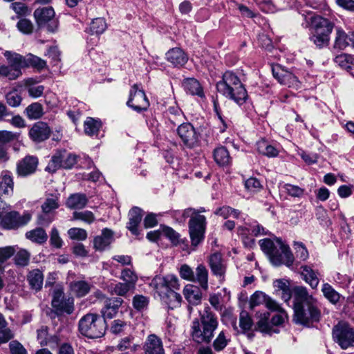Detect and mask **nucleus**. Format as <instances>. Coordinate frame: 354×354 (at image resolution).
I'll return each instance as SVG.
<instances>
[{"label": "nucleus", "instance_id": "nucleus-1", "mask_svg": "<svg viewBox=\"0 0 354 354\" xmlns=\"http://www.w3.org/2000/svg\"><path fill=\"white\" fill-rule=\"evenodd\" d=\"M294 320L297 324L308 326L319 321L321 310L318 301L305 287L294 290Z\"/></svg>", "mask_w": 354, "mask_h": 354}, {"label": "nucleus", "instance_id": "nucleus-2", "mask_svg": "<svg viewBox=\"0 0 354 354\" xmlns=\"http://www.w3.org/2000/svg\"><path fill=\"white\" fill-rule=\"evenodd\" d=\"M216 89L221 94L239 105L244 104L248 97L245 86L237 75L231 71L223 74L222 80L216 84Z\"/></svg>", "mask_w": 354, "mask_h": 354}, {"label": "nucleus", "instance_id": "nucleus-3", "mask_svg": "<svg viewBox=\"0 0 354 354\" xmlns=\"http://www.w3.org/2000/svg\"><path fill=\"white\" fill-rule=\"evenodd\" d=\"M261 250L269 257L271 263L279 266L282 264L290 268L294 262V256L288 245L284 244L281 239H277L274 242L270 239H263L259 241Z\"/></svg>", "mask_w": 354, "mask_h": 354}, {"label": "nucleus", "instance_id": "nucleus-4", "mask_svg": "<svg viewBox=\"0 0 354 354\" xmlns=\"http://www.w3.org/2000/svg\"><path fill=\"white\" fill-rule=\"evenodd\" d=\"M201 321L202 329L198 319H194L192 322V338L198 343L209 342L218 327L217 317L209 308H206L201 316Z\"/></svg>", "mask_w": 354, "mask_h": 354}, {"label": "nucleus", "instance_id": "nucleus-5", "mask_svg": "<svg viewBox=\"0 0 354 354\" xmlns=\"http://www.w3.org/2000/svg\"><path fill=\"white\" fill-rule=\"evenodd\" d=\"M311 21L310 41L319 48L327 46L329 44L330 35L333 30V25L329 20L321 16L312 17Z\"/></svg>", "mask_w": 354, "mask_h": 354}, {"label": "nucleus", "instance_id": "nucleus-6", "mask_svg": "<svg viewBox=\"0 0 354 354\" xmlns=\"http://www.w3.org/2000/svg\"><path fill=\"white\" fill-rule=\"evenodd\" d=\"M106 329L105 320L95 313H88L79 322L80 333L89 338H99L103 336Z\"/></svg>", "mask_w": 354, "mask_h": 354}, {"label": "nucleus", "instance_id": "nucleus-7", "mask_svg": "<svg viewBox=\"0 0 354 354\" xmlns=\"http://www.w3.org/2000/svg\"><path fill=\"white\" fill-rule=\"evenodd\" d=\"M183 216L184 218L190 217L188 223L189 234L192 246L196 248L204 240L206 218L203 215L198 214L192 209H185Z\"/></svg>", "mask_w": 354, "mask_h": 354}, {"label": "nucleus", "instance_id": "nucleus-8", "mask_svg": "<svg viewBox=\"0 0 354 354\" xmlns=\"http://www.w3.org/2000/svg\"><path fill=\"white\" fill-rule=\"evenodd\" d=\"M77 156L66 150H57L52 156L46 170L54 173L59 169H69L77 163Z\"/></svg>", "mask_w": 354, "mask_h": 354}, {"label": "nucleus", "instance_id": "nucleus-9", "mask_svg": "<svg viewBox=\"0 0 354 354\" xmlns=\"http://www.w3.org/2000/svg\"><path fill=\"white\" fill-rule=\"evenodd\" d=\"M6 209L1 221L0 225L8 230L16 229L23 225H26L31 219V214L29 212H25L22 216H20L17 212L12 211L9 205H5Z\"/></svg>", "mask_w": 354, "mask_h": 354}, {"label": "nucleus", "instance_id": "nucleus-10", "mask_svg": "<svg viewBox=\"0 0 354 354\" xmlns=\"http://www.w3.org/2000/svg\"><path fill=\"white\" fill-rule=\"evenodd\" d=\"M334 339L343 349L354 346V329L346 323H339L333 330Z\"/></svg>", "mask_w": 354, "mask_h": 354}, {"label": "nucleus", "instance_id": "nucleus-11", "mask_svg": "<svg viewBox=\"0 0 354 354\" xmlns=\"http://www.w3.org/2000/svg\"><path fill=\"white\" fill-rule=\"evenodd\" d=\"M127 104L136 112L146 111L149 106L145 93L138 84H135L131 86Z\"/></svg>", "mask_w": 354, "mask_h": 354}, {"label": "nucleus", "instance_id": "nucleus-12", "mask_svg": "<svg viewBox=\"0 0 354 354\" xmlns=\"http://www.w3.org/2000/svg\"><path fill=\"white\" fill-rule=\"evenodd\" d=\"M51 304L57 315L64 313L70 315L74 310L73 298L64 297L63 290L61 288L54 290Z\"/></svg>", "mask_w": 354, "mask_h": 354}, {"label": "nucleus", "instance_id": "nucleus-13", "mask_svg": "<svg viewBox=\"0 0 354 354\" xmlns=\"http://www.w3.org/2000/svg\"><path fill=\"white\" fill-rule=\"evenodd\" d=\"M177 135L183 145L188 148H194L199 142V135L189 122H183L178 126Z\"/></svg>", "mask_w": 354, "mask_h": 354}, {"label": "nucleus", "instance_id": "nucleus-14", "mask_svg": "<svg viewBox=\"0 0 354 354\" xmlns=\"http://www.w3.org/2000/svg\"><path fill=\"white\" fill-rule=\"evenodd\" d=\"M272 74L274 77L281 84L295 89H298L301 87V82L298 80L297 77L279 65L272 67Z\"/></svg>", "mask_w": 354, "mask_h": 354}, {"label": "nucleus", "instance_id": "nucleus-15", "mask_svg": "<svg viewBox=\"0 0 354 354\" xmlns=\"http://www.w3.org/2000/svg\"><path fill=\"white\" fill-rule=\"evenodd\" d=\"M34 17L39 25L48 23L47 29L50 32H54L57 28V22L54 19L55 11L52 8H43L36 9Z\"/></svg>", "mask_w": 354, "mask_h": 354}, {"label": "nucleus", "instance_id": "nucleus-16", "mask_svg": "<svg viewBox=\"0 0 354 354\" xmlns=\"http://www.w3.org/2000/svg\"><path fill=\"white\" fill-rule=\"evenodd\" d=\"M261 304H265L266 308L270 310H277L279 309V305L277 302L264 292L257 291L251 296L250 305L251 308H254Z\"/></svg>", "mask_w": 354, "mask_h": 354}, {"label": "nucleus", "instance_id": "nucleus-17", "mask_svg": "<svg viewBox=\"0 0 354 354\" xmlns=\"http://www.w3.org/2000/svg\"><path fill=\"white\" fill-rule=\"evenodd\" d=\"M208 263L212 274L218 277L220 280H223L226 272V265L223 260L221 254L215 252L211 254Z\"/></svg>", "mask_w": 354, "mask_h": 354}, {"label": "nucleus", "instance_id": "nucleus-18", "mask_svg": "<svg viewBox=\"0 0 354 354\" xmlns=\"http://www.w3.org/2000/svg\"><path fill=\"white\" fill-rule=\"evenodd\" d=\"M334 48L344 50L348 46L354 47V31L346 33L342 28L336 29Z\"/></svg>", "mask_w": 354, "mask_h": 354}, {"label": "nucleus", "instance_id": "nucleus-19", "mask_svg": "<svg viewBox=\"0 0 354 354\" xmlns=\"http://www.w3.org/2000/svg\"><path fill=\"white\" fill-rule=\"evenodd\" d=\"M50 132V129L46 123L37 122L30 129L29 136L33 141L40 142L48 139Z\"/></svg>", "mask_w": 354, "mask_h": 354}, {"label": "nucleus", "instance_id": "nucleus-20", "mask_svg": "<svg viewBox=\"0 0 354 354\" xmlns=\"http://www.w3.org/2000/svg\"><path fill=\"white\" fill-rule=\"evenodd\" d=\"M38 160L35 156H27L17 164V171L20 176H27L33 174L37 169Z\"/></svg>", "mask_w": 354, "mask_h": 354}, {"label": "nucleus", "instance_id": "nucleus-21", "mask_svg": "<svg viewBox=\"0 0 354 354\" xmlns=\"http://www.w3.org/2000/svg\"><path fill=\"white\" fill-rule=\"evenodd\" d=\"M145 354H165L162 342L155 334L147 336L144 344Z\"/></svg>", "mask_w": 354, "mask_h": 354}, {"label": "nucleus", "instance_id": "nucleus-22", "mask_svg": "<svg viewBox=\"0 0 354 354\" xmlns=\"http://www.w3.org/2000/svg\"><path fill=\"white\" fill-rule=\"evenodd\" d=\"M183 295L189 305L197 306L201 303V288L192 284H187L183 288Z\"/></svg>", "mask_w": 354, "mask_h": 354}, {"label": "nucleus", "instance_id": "nucleus-23", "mask_svg": "<svg viewBox=\"0 0 354 354\" xmlns=\"http://www.w3.org/2000/svg\"><path fill=\"white\" fill-rule=\"evenodd\" d=\"M113 240V232L107 228L102 230L100 235L95 237L93 240L94 248L102 251L108 247Z\"/></svg>", "mask_w": 354, "mask_h": 354}, {"label": "nucleus", "instance_id": "nucleus-24", "mask_svg": "<svg viewBox=\"0 0 354 354\" xmlns=\"http://www.w3.org/2000/svg\"><path fill=\"white\" fill-rule=\"evenodd\" d=\"M0 198L3 196H10L13 192V179L11 173L3 171L0 176Z\"/></svg>", "mask_w": 354, "mask_h": 354}, {"label": "nucleus", "instance_id": "nucleus-25", "mask_svg": "<svg viewBox=\"0 0 354 354\" xmlns=\"http://www.w3.org/2000/svg\"><path fill=\"white\" fill-rule=\"evenodd\" d=\"M142 218V210L138 207H133L129 213V222L127 228L132 234L138 235L139 234L138 227Z\"/></svg>", "mask_w": 354, "mask_h": 354}, {"label": "nucleus", "instance_id": "nucleus-26", "mask_svg": "<svg viewBox=\"0 0 354 354\" xmlns=\"http://www.w3.org/2000/svg\"><path fill=\"white\" fill-rule=\"evenodd\" d=\"M166 57L168 62L174 66H183L186 64L188 57L185 52L180 48H174L166 53Z\"/></svg>", "mask_w": 354, "mask_h": 354}, {"label": "nucleus", "instance_id": "nucleus-27", "mask_svg": "<svg viewBox=\"0 0 354 354\" xmlns=\"http://www.w3.org/2000/svg\"><path fill=\"white\" fill-rule=\"evenodd\" d=\"M123 300L121 298L110 299L106 301V305L102 310L103 319H111L117 313L119 307L122 305Z\"/></svg>", "mask_w": 354, "mask_h": 354}, {"label": "nucleus", "instance_id": "nucleus-28", "mask_svg": "<svg viewBox=\"0 0 354 354\" xmlns=\"http://www.w3.org/2000/svg\"><path fill=\"white\" fill-rule=\"evenodd\" d=\"M208 276L209 273L206 267L203 264H199L194 273L192 282L198 283L201 288L206 291L209 288Z\"/></svg>", "mask_w": 354, "mask_h": 354}, {"label": "nucleus", "instance_id": "nucleus-29", "mask_svg": "<svg viewBox=\"0 0 354 354\" xmlns=\"http://www.w3.org/2000/svg\"><path fill=\"white\" fill-rule=\"evenodd\" d=\"M9 65L13 68H17L21 71L24 68H27L26 62V56H23L15 52L6 50L3 53Z\"/></svg>", "mask_w": 354, "mask_h": 354}, {"label": "nucleus", "instance_id": "nucleus-30", "mask_svg": "<svg viewBox=\"0 0 354 354\" xmlns=\"http://www.w3.org/2000/svg\"><path fill=\"white\" fill-rule=\"evenodd\" d=\"M273 286L277 292H281V297L285 302L290 300L292 291L288 280L283 279L275 280L273 282Z\"/></svg>", "mask_w": 354, "mask_h": 354}, {"label": "nucleus", "instance_id": "nucleus-31", "mask_svg": "<svg viewBox=\"0 0 354 354\" xmlns=\"http://www.w3.org/2000/svg\"><path fill=\"white\" fill-rule=\"evenodd\" d=\"M301 274L305 281L308 283L313 289L316 288L319 281L318 273L308 266H301Z\"/></svg>", "mask_w": 354, "mask_h": 354}, {"label": "nucleus", "instance_id": "nucleus-32", "mask_svg": "<svg viewBox=\"0 0 354 354\" xmlns=\"http://www.w3.org/2000/svg\"><path fill=\"white\" fill-rule=\"evenodd\" d=\"M27 280L31 288L37 291L42 287L44 275L39 269L32 270L28 274Z\"/></svg>", "mask_w": 354, "mask_h": 354}, {"label": "nucleus", "instance_id": "nucleus-33", "mask_svg": "<svg viewBox=\"0 0 354 354\" xmlns=\"http://www.w3.org/2000/svg\"><path fill=\"white\" fill-rule=\"evenodd\" d=\"M183 86L187 93L198 97H204L203 88L199 82L194 78H188L183 82Z\"/></svg>", "mask_w": 354, "mask_h": 354}, {"label": "nucleus", "instance_id": "nucleus-34", "mask_svg": "<svg viewBox=\"0 0 354 354\" xmlns=\"http://www.w3.org/2000/svg\"><path fill=\"white\" fill-rule=\"evenodd\" d=\"M88 202L87 198L83 194H72L67 200V206L71 209H82Z\"/></svg>", "mask_w": 354, "mask_h": 354}, {"label": "nucleus", "instance_id": "nucleus-35", "mask_svg": "<svg viewBox=\"0 0 354 354\" xmlns=\"http://www.w3.org/2000/svg\"><path fill=\"white\" fill-rule=\"evenodd\" d=\"M150 286L161 298L169 292L164 277H155L151 280Z\"/></svg>", "mask_w": 354, "mask_h": 354}, {"label": "nucleus", "instance_id": "nucleus-36", "mask_svg": "<svg viewBox=\"0 0 354 354\" xmlns=\"http://www.w3.org/2000/svg\"><path fill=\"white\" fill-rule=\"evenodd\" d=\"M257 147L260 153L268 157H276L279 154L277 148L263 140L257 142Z\"/></svg>", "mask_w": 354, "mask_h": 354}, {"label": "nucleus", "instance_id": "nucleus-37", "mask_svg": "<svg viewBox=\"0 0 354 354\" xmlns=\"http://www.w3.org/2000/svg\"><path fill=\"white\" fill-rule=\"evenodd\" d=\"M21 75V71L17 68H13L9 64L0 66V78H8L10 80H15Z\"/></svg>", "mask_w": 354, "mask_h": 354}, {"label": "nucleus", "instance_id": "nucleus-38", "mask_svg": "<svg viewBox=\"0 0 354 354\" xmlns=\"http://www.w3.org/2000/svg\"><path fill=\"white\" fill-rule=\"evenodd\" d=\"M26 237L32 242L39 244L44 243L48 239L47 234L45 230L41 227L28 231L26 233Z\"/></svg>", "mask_w": 354, "mask_h": 354}, {"label": "nucleus", "instance_id": "nucleus-39", "mask_svg": "<svg viewBox=\"0 0 354 354\" xmlns=\"http://www.w3.org/2000/svg\"><path fill=\"white\" fill-rule=\"evenodd\" d=\"M214 158L217 164L227 165L231 162V157L227 149L224 147L216 148L214 151Z\"/></svg>", "mask_w": 354, "mask_h": 354}, {"label": "nucleus", "instance_id": "nucleus-40", "mask_svg": "<svg viewBox=\"0 0 354 354\" xmlns=\"http://www.w3.org/2000/svg\"><path fill=\"white\" fill-rule=\"evenodd\" d=\"M162 299L168 305L169 308L174 309L180 306L182 301V297L175 290H169V292L162 297Z\"/></svg>", "mask_w": 354, "mask_h": 354}, {"label": "nucleus", "instance_id": "nucleus-41", "mask_svg": "<svg viewBox=\"0 0 354 354\" xmlns=\"http://www.w3.org/2000/svg\"><path fill=\"white\" fill-rule=\"evenodd\" d=\"M70 288L73 293L79 297H82L88 293L91 286L84 281H78L72 282Z\"/></svg>", "mask_w": 354, "mask_h": 354}, {"label": "nucleus", "instance_id": "nucleus-42", "mask_svg": "<svg viewBox=\"0 0 354 354\" xmlns=\"http://www.w3.org/2000/svg\"><path fill=\"white\" fill-rule=\"evenodd\" d=\"M84 124L85 133L90 136L97 134L102 126L100 120L93 118H87Z\"/></svg>", "mask_w": 354, "mask_h": 354}, {"label": "nucleus", "instance_id": "nucleus-43", "mask_svg": "<svg viewBox=\"0 0 354 354\" xmlns=\"http://www.w3.org/2000/svg\"><path fill=\"white\" fill-rule=\"evenodd\" d=\"M106 24L104 18H96L91 23L88 32L92 35H100L106 29Z\"/></svg>", "mask_w": 354, "mask_h": 354}, {"label": "nucleus", "instance_id": "nucleus-44", "mask_svg": "<svg viewBox=\"0 0 354 354\" xmlns=\"http://www.w3.org/2000/svg\"><path fill=\"white\" fill-rule=\"evenodd\" d=\"M26 113L29 119H39L43 115V107L39 103H32L26 109Z\"/></svg>", "mask_w": 354, "mask_h": 354}, {"label": "nucleus", "instance_id": "nucleus-45", "mask_svg": "<svg viewBox=\"0 0 354 354\" xmlns=\"http://www.w3.org/2000/svg\"><path fill=\"white\" fill-rule=\"evenodd\" d=\"M322 291L324 297L333 304H336L340 299V295L328 283H324L322 286Z\"/></svg>", "mask_w": 354, "mask_h": 354}, {"label": "nucleus", "instance_id": "nucleus-46", "mask_svg": "<svg viewBox=\"0 0 354 354\" xmlns=\"http://www.w3.org/2000/svg\"><path fill=\"white\" fill-rule=\"evenodd\" d=\"M334 61L342 68L349 70L354 64V57L348 54H341L336 56Z\"/></svg>", "mask_w": 354, "mask_h": 354}, {"label": "nucleus", "instance_id": "nucleus-47", "mask_svg": "<svg viewBox=\"0 0 354 354\" xmlns=\"http://www.w3.org/2000/svg\"><path fill=\"white\" fill-rule=\"evenodd\" d=\"M26 62L27 67L32 66L38 70H41L46 66V63L44 59L32 54H28L26 56Z\"/></svg>", "mask_w": 354, "mask_h": 354}, {"label": "nucleus", "instance_id": "nucleus-48", "mask_svg": "<svg viewBox=\"0 0 354 354\" xmlns=\"http://www.w3.org/2000/svg\"><path fill=\"white\" fill-rule=\"evenodd\" d=\"M59 206V196L58 195H54L46 199L41 208L44 213H50L53 210L57 209Z\"/></svg>", "mask_w": 354, "mask_h": 354}, {"label": "nucleus", "instance_id": "nucleus-49", "mask_svg": "<svg viewBox=\"0 0 354 354\" xmlns=\"http://www.w3.org/2000/svg\"><path fill=\"white\" fill-rule=\"evenodd\" d=\"M161 234L162 236L168 238L174 245H177L180 242L178 233L174 230L171 227L166 226L162 227Z\"/></svg>", "mask_w": 354, "mask_h": 354}, {"label": "nucleus", "instance_id": "nucleus-50", "mask_svg": "<svg viewBox=\"0 0 354 354\" xmlns=\"http://www.w3.org/2000/svg\"><path fill=\"white\" fill-rule=\"evenodd\" d=\"M33 83L32 79H28L26 81V84L28 85V95L33 97L37 98L42 95L44 90V87L42 85L39 86H32L31 84Z\"/></svg>", "mask_w": 354, "mask_h": 354}, {"label": "nucleus", "instance_id": "nucleus-51", "mask_svg": "<svg viewBox=\"0 0 354 354\" xmlns=\"http://www.w3.org/2000/svg\"><path fill=\"white\" fill-rule=\"evenodd\" d=\"M19 137V133L9 131H0V147H4L6 144L17 140Z\"/></svg>", "mask_w": 354, "mask_h": 354}, {"label": "nucleus", "instance_id": "nucleus-52", "mask_svg": "<svg viewBox=\"0 0 354 354\" xmlns=\"http://www.w3.org/2000/svg\"><path fill=\"white\" fill-rule=\"evenodd\" d=\"M120 279L129 285H132V286L135 288L136 283L138 281V276L134 271L131 269L126 268L122 271Z\"/></svg>", "mask_w": 354, "mask_h": 354}, {"label": "nucleus", "instance_id": "nucleus-53", "mask_svg": "<svg viewBox=\"0 0 354 354\" xmlns=\"http://www.w3.org/2000/svg\"><path fill=\"white\" fill-rule=\"evenodd\" d=\"M239 214L240 212L237 209H233L230 206H223L215 212V214L221 216L225 219L230 216H232L234 218H238Z\"/></svg>", "mask_w": 354, "mask_h": 354}, {"label": "nucleus", "instance_id": "nucleus-54", "mask_svg": "<svg viewBox=\"0 0 354 354\" xmlns=\"http://www.w3.org/2000/svg\"><path fill=\"white\" fill-rule=\"evenodd\" d=\"M73 218L91 224L95 221V216L91 211L75 212L73 213Z\"/></svg>", "mask_w": 354, "mask_h": 354}, {"label": "nucleus", "instance_id": "nucleus-55", "mask_svg": "<svg viewBox=\"0 0 354 354\" xmlns=\"http://www.w3.org/2000/svg\"><path fill=\"white\" fill-rule=\"evenodd\" d=\"M253 325L252 320L248 313L245 311H242L239 317V326L243 331H248L251 329Z\"/></svg>", "mask_w": 354, "mask_h": 354}, {"label": "nucleus", "instance_id": "nucleus-56", "mask_svg": "<svg viewBox=\"0 0 354 354\" xmlns=\"http://www.w3.org/2000/svg\"><path fill=\"white\" fill-rule=\"evenodd\" d=\"M149 304V299L147 297L137 295L133 299V306L138 311L145 310Z\"/></svg>", "mask_w": 354, "mask_h": 354}, {"label": "nucleus", "instance_id": "nucleus-57", "mask_svg": "<svg viewBox=\"0 0 354 354\" xmlns=\"http://www.w3.org/2000/svg\"><path fill=\"white\" fill-rule=\"evenodd\" d=\"M7 103L12 106H19L21 102V97L16 90H13L8 93L6 95Z\"/></svg>", "mask_w": 354, "mask_h": 354}, {"label": "nucleus", "instance_id": "nucleus-58", "mask_svg": "<svg viewBox=\"0 0 354 354\" xmlns=\"http://www.w3.org/2000/svg\"><path fill=\"white\" fill-rule=\"evenodd\" d=\"M294 249L297 258L299 259L301 261H306L308 258L309 254L308 250L303 243L295 242Z\"/></svg>", "mask_w": 354, "mask_h": 354}, {"label": "nucleus", "instance_id": "nucleus-59", "mask_svg": "<svg viewBox=\"0 0 354 354\" xmlns=\"http://www.w3.org/2000/svg\"><path fill=\"white\" fill-rule=\"evenodd\" d=\"M68 234L71 239L83 241L87 238V232L85 230L78 227H73L68 230Z\"/></svg>", "mask_w": 354, "mask_h": 354}, {"label": "nucleus", "instance_id": "nucleus-60", "mask_svg": "<svg viewBox=\"0 0 354 354\" xmlns=\"http://www.w3.org/2000/svg\"><path fill=\"white\" fill-rule=\"evenodd\" d=\"M30 259V254L26 250H20L15 257L16 264L21 266L28 265Z\"/></svg>", "mask_w": 354, "mask_h": 354}, {"label": "nucleus", "instance_id": "nucleus-61", "mask_svg": "<svg viewBox=\"0 0 354 354\" xmlns=\"http://www.w3.org/2000/svg\"><path fill=\"white\" fill-rule=\"evenodd\" d=\"M270 314L268 313H264L262 317L257 323L259 330L264 333H271L272 327L268 322Z\"/></svg>", "mask_w": 354, "mask_h": 354}, {"label": "nucleus", "instance_id": "nucleus-62", "mask_svg": "<svg viewBox=\"0 0 354 354\" xmlns=\"http://www.w3.org/2000/svg\"><path fill=\"white\" fill-rule=\"evenodd\" d=\"M245 189L252 193L258 192L261 189V185L256 178H250L245 181Z\"/></svg>", "mask_w": 354, "mask_h": 354}, {"label": "nucleus", "instance_id": "nucleus-63", "mask_svg": "<svg viewBox=\"0 0 354 354\" xmlns=\"http://www.w3.org/2000/svg\"><path fill=\"white\" fill-rule=\"evenodd\" d=\"M134 288H135L132 286V285H129L126 282H119L115 285L113 291L118 295L124 296L129 290Z\"/></svg>", "mask_w": 354, "mask_h": 354}, {"label": "nucleus", "instance_id": "nucleus-64", "mask_svg": "<svg viewBox=\"0 0 354 354\" xmlns=\"http://www.w3.org/2000/svg\"><path fill=\"white\" fill-rule=\"evenodd\" d=\"M169 111L171 115L169 118V120L175 125H177L183 121L184 115L179 109L176 107H170L169 109Z\"/></svg>", "mask_w": 354, "mask_h": 354}]
</instances>
